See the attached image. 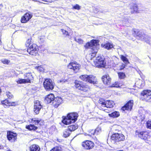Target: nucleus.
Returning <instances> with one entry per match:
<instances>
[{
    "label": "nucleus",
    "instance_id": "nucleus-1",
    "mask_svg": "<svg viewBox=\"0 0 151 151\" xmlns=\"http://www.w3.org/2000/svg\"><path fill=\"white\" fill-rule=\"evenodd\" d=\"M99 40H93L90 41L89 42L87 43L85 46L86 48H90L92 50L93 54L91 56L93 57L95 55V53H96L97 50L99 49V44H98Z\"/></svg>",
    "mask_w": 151,
    "mask_h": 151
},
{
    "label": "nucleus",
    "instance_id": "nucleus-2",
    "mask_svg": "<svg viewBox=\"0 0 151 151\" xmlns=\"http://www.w3.org/2000/svg\"><path fill=\"white\" fill-rule=\"evenodd\" d=\"M78 116V114L76 113L68 114L66 117L62 121V122L65 125H68L71 123L75 122L77 119Z\"/></svg>",
    "mask_w": 151,
    "mask_h": 151
},
{
    "label": "nucleus",
    "instance_id": "nucleus-3",
    "mask_svg": "<svg viewBox=\"0 0 151 151\" xmlns=\"http://www.w3.org/2000/svg\"><path fill=\"white\" fill-rule=\"evenodd\" d=\"M93 57L94 65L96 67H104V66L105 62L104 61V58L101 56H98L95 59ZM91 59L92 58H91Z\"/></svg>",
    "mask_w": 151,
    "mask_h": 151
},
{
    "label": "nucleus",
    "instance_id": "nucleus-4",
    "mask_svg": "<svg viewBox=\"0 0 151 151\" xmlns=\"http://www.w3.org/2000/svg\"><path fill=\"white\" fill-rule=\"evenodd\" d=\"M135 134L141 139L144 140H148L151 137L150 134L146 131H136Z\"/></svg>",
    "mask_w": 151,
    "mask_h": 151
},
{
    "label": "nucleus",
    "instance_id": "nucleus-5",
    "mask_svg": "<svg viewBox=\"0 0 151 151\" xmlns=\"http://www.w3.org/2000/svg\"><path fill=\"white\" fill-rule=\"evenodd\" d=\"M43 84L44 88L47 91L52 90L55 86L54 83L49 78L45 79Z\"/></svg>",
    "mask_w": 151,
    "mask_h": 151
},
{
    "label": "nucleus",
    "instance_id": "nucleus-6",
    "mask_svg": "<svg viewBox=\"0 0 151 151\" xmlns=\"http://www.w3.org/2000/svg\"><path fill=\"white\" fill-rule=\"evenodd\" d=\"M39 50L37 45L32 44L28 48L27 51L29 54L32 55H36L38 53Z\"/></svg>",
    "mask_w": 151,
    "mask_h": 151
},
{
    "label": "nucleus",
    "instance_id": "nucleus-7",
    "mask_svg": "<svg viewBox=\"0 0 151 151\" xmlns=\"http://www.w3.org/2000/svg\"><path fill=\"white\" fill-rule=\"evenodd\" d=\"M67 67L68 68L72 69L76 73L79 70L81 65L76 62H73L70 63L68 65Z\"/></svg>",
    "mask_w": 151,
    "mask_h": 151
},
{
    "label": "nucleus",
    "instance_id": "nucleus-8",
    "mask_svg": "<svg viewBox=\"0 0 151 151\" xmlns=\"http://www.w3.org/2000/svg\"><path fill=\"white\" fill-rule=\"evenodd\" d=\"M124 139V136L122 134L115 133L113 134L111 137V140H116V141H123Z\"/></svg>",
    "mask_w": 151,
    "mask_h": 151
},
{
    "label": "nucleus",
    "instance_id": "nucleus-9",
    "mask_svg": "<svg viewBox=\"0 0 151 151\" xmlns=\"http://www.w3.org/2000/svg\"><path fill=\"white\" fill-rule=\"evenodd\" d=\"M82 146L85 149L88 150L92 148L94 146L93 142L90 140H86L82 143Z\"/></svg>",
    "mask_w": 151,
    "mask_h": 151
},
{
    "label": "nucleus",
    "instance_id": "nucleus-10",
    "mask_svg": "<svg viewBox=\"0 0 151 151\" xmlns=\"http://www.w3.org/2000/svg\"><path fill=\"white\" fill-rule=\"evenodd\" d=\"M141 94L143 96L142 99L147 102V99L151 97V91L149 90H145L142 92Z\"/></svg>",
    "mask_w": 151,
    "mask_h": 151
},
{
    "label": "nucleus",
    "instance_id": "nucleus-11",
    "mask_svg": "<svg viewBox=\"0 0 151 151\" xmlns=\"http://www.w3.org/2000/svg\"><path fill=\"white\" fill-rule=\"evenodd\" d=\"M7 137L9 140L11 142H15L17 139V134L16 133L11 132H8Z\"/></svg>",
    "mask_w": 151,
    "mask_h": 151
},
{
    "label": "nucleus",
    "instance_id": "nucleus-12",
    "mask_svg": "<svg viewBox=\"0 0 151 151\" xmlns=\"http://www.w3.org/2000/svg\"><path fill=\"white\" fill-rule=\"evenodd\" d=\"M32 14L29 12L26 13L22 17L21 22L22 23H25L28 22L32 17Z\"/></svg>",
    "mask_w": 151,
    "mask_h": 151
},
{
    "label": "nucleus",
    "instance_id": "nucleus-13",
    "mask_svg": "<svg viewBox=\"0 0 151 151\" xmlns=\"http://www.w3.org/2000/svg\"><path fill=\"white\" fill-rule=\"evenodd\" d=\"M55 99L54 95L52 94H50L46 97L45 101V103L49 104L52 102L55 101Z\"/></svg>",
    "mask_w": 151,
    "mask_h": 151
},
{
    "label": "nucleus",
    "instance_id": "nucleus-14",
    "mask_svg": "<svg viewBox=\"0 0 151 151\" xmlns=\"http://www.w3.org/2000/svg\"><path fill=\"white\" fill-rule=\"evenodd\" d=\"M104 83L106 84L109 85L111 82V79L108 75L104 76L102 78Z\"/></svg>",
    "mask_w": 151,
    "mask_h": 151
},
{
    "label": "nucleus",
    "instance_id": "nucleus-15",
    "mask_svg": "<svg viewBox=\"0 0 151 151\" xmlns=\"http://www.w3.org/2000/svg\"><path fill=\"white\" fill-rule=\"evenodd\" d=\"M88 82L93 84H95L97 82V79L95 76L93 75H89Z\"/></svg>",
    "mask_w": 151,
    "mask_h": 151
},
{
    "label": "nucleus",
    "instance_id": "nucleus-16",
    "mask_svg": "<svg viewBox=\"0 0 151 151\" xmlns=\"http://www.w3.org/2000/svg\"><path fill=\"white\" fill-rule=\"evenodd\" d=\"M30 151H40V148L37 145L34 144L31 145L29 148Z\"/></svg>",
    "mask_w": 151,
    "mask_h": 151
},
{
    "label": "nucleus",
    "instance_id": "nucleus-17",
    "mask_svg": "<svg viewBox=\"0 0 151 151\" xmlns=\"http://www.w3.org/2000/svg\"><path fill=\"white\" fill-rule=\"evenodd\" d=\"M113 107L112 104H101L100 109L105 111L107 110V108H112Z\"/></svg>",
    "mask_w": 151,
    "mask_h": 151
},
{
    "label": "nucleus",
    "instance_id": "nucleus-18",
    "mask_svg": "<svg viewBox=\"0 0 151 151\" xmlns=\"http://www.w3.org/2000/svg\"><path fill=\"white\" fill-rule=\"evenodd\" d=\"M42 106L41 104H35L34 106V111L36 114L39 113Z\"/></svg>",
    "mask_w": 151,
    "mask_h": 151
},
{
    "label": "nucleus",
    "instance_id": "nucleus-19",
    "mask_svg": "<svg viewBox=\"0 0 151 151\" xmlns=\"http://www.w3.org/2000/svg\"><path fill=\"white\" fill-rule=\"evenodd\" d=\"M25 79L26 80H28V83L30 82V80H32L33 78L32 75L30 73H28L26 74L25 75Z\"/></svg>",
    "mask_w": 151,
    "mask_h": 151
},
{
    "label": "nucleus",
    "instance_id": "nucleus-20",
    "mask_svg": "<svg viewBox=\"0 0 151 151\" xmlns=\"http://www.w3.org/2000/svg\"><path fill=\"white\" fill-rule=\"evenodd\" d=\"M132 107V104H125V105L121 108V110L124 111L126 110H131Z\"/></svg>",
    "mask_w": 151,
    "mask_h": 151
},
{
    "label": "nucleus",
    "instance_id": "nucleus-21",
    "mask_svg": "<svg viewBox=\"0 0 151 151\" xmlns=\"http://www.w3.org/2000/svg\"><path fill=\"white\" fill-rule=\"evenodd\" d=\"M101 46L108 50L110 49L113 47L112 44L109 43L104 44H101Z\"/></svg>",
    "mask_w": 151,
    "mask_h": 151
},
{
    "label": "nucleus",
    "instance_id": "nucleus-22",
    "mask_svg": "<svg viewBox=\"0 0 151 151\" xmlns=\"http://www.w3.org/2000/svg\"><path fill=\"white\" fill-rule=\"evenodd\" d=\"M26 129H29V130H35L37 129V127L35 126L34 125L30 124L29 125L26 126Z\"/></svg>",
    "mask_w": 151,
    "mask_h": 151
},
{
    "label": "nucleus",
    "instance_id": "nucleus-23",
    "mask_svg": "<svg viewBox=\"0 0 151 151\" xmlns=\"http://www.w3.org/2000/svg\"><path fill=\"white\" fill-rule=\"evenodd\" d=\"M81 87L80 90L84 91H88L89 89V86L86 84L81 85Z\"/></svg>",
    "mask_w": 151,
    "mask_h": 151
},
{
    "label": "nucleus",
    "instance_id": "nucleus-24",
    "mask_svg": "<svg viewBox=\"0 0 151 151\" xmlns=\"http://www.w3.org/2000/svg\"><path fill=\"white\" fill-rule=\"evenodd\" d=\"M109 116L113 118L117 117L120 115L119 112L118 111H114L111 114H109Z\"/></svg>",
    "mask_w": 151,
    "mask_h": 151
},
{
    "label": "nucleus",
    "instance_id": "nucleus-25",
    "mask_svg": "<svg viewBox=\"0 0 151 151\" xmlns=\"http://www.w3.org/2000/svg\"><path fill=\"white\" fill-rule=\"evenodd\" d=\"M78 128V126L76 125H73L69 126L68 127V129L71 132L74 131Z\"/></svg>",
    "mask_w": 151,
    "mask_h": 151
},
{
    "label": "nucleus",
    "instance_id": "nucleus-26",
    "mask_svg": "<svg viewBox=\"0 0 151 151\" xmlns=\"http://www.w3.org/2000/svg\"><path fill=\"white\" fill-rule=\"evenodd\" d=\"M88 76H89L86 75H82L80 76L79 78L81 80L83 81L88 82Z\"/></svg>",
    "mask_w": 151,
    "mask_h": 151
},
{
    "label": "nucleus",
    "instance_id": "nucleus-27",
    "mask_svg": "<svg viewBox=\"0 0 151 151\" xmlns=\"http://www.w3.org/2000/svg\"><path fill=\"white\" fill-rule=\"evenodd\" d=\"M71 132L68 129L65 130L63 133V136L65 137H67L69 136Z\"/></svg>",
    "mask_w": 151,
    "mask_h": 151
},
{
    "label": "nucleus",
    "instance_id": "nucleus-28",
    "mask_svg": "<svg viewBox=\"0 0 151 151\" xmlns=\"http://www.w3.org/2000/svg\"><path fill=\"white\" fill-rule=\"evenodd\" d=\"M122 86V83H120L119 82H116L112 86V87H115L117 88L120 87Z\"/></svg>",
    "mask_w": 151,
    "mask_h": 151
},
{
    "label": "nucleus",
    "instance_id": "nucleus-29",
    "mask_svg": "<svg viewBox=\"0 0 151 151\" xmlns=\"http://www.w3.org/2000/svg\"><path fill=\"white\" fill-rule=\"evenodd\" d=\"M28 80H26L25 79H20L18 80L17 82L19 84H22V83H28Z\"/></svg>",
    "mask_w": 151,
    "mask_h": 151
},
{
    "label": "nucleus",
    "instance_id": "nucleus-30",
    "mask_svg": "<svg viewBox=\"0 0 151 151\" xmlns=\"http://www.w3.org/2000/svg\"><path fill=\"white\" fill-rule=\"evenodd\" d=\"M41 120H36L35 118L32 119H31L30 122L34 123L35 125H38L41 121Z\"/></svg>",
    "mask_w": 151,
    "mask_h": 151
},
{
    "label": "nucleus",
    "instance_id": "nucleus-31",
    "mask_svg": "<svg viewBox=\"0 0 151 151\" xmlns=\"http://www.w3.org/2000/svg\"><path fill=\"white\" fill-rule=\"evenodd\" d=\"M63 101L62 99L60 97H57L55 98V101H57V102L56 103V104H61L63 103Z\"/></svg>",
    "mask_w": 151,
    "mask_h": 151
},
{
    "label": "nucleus",
    "instance_id": "nucleus-32",
    "mask_svg": "<svg viewBox=\"0 0 151 151\" xmlns=\"http://www.w3.org/2000/svg\"><path fill=\"white\" fill-rule=\"evenodd\" d=\"M121 59L123 61V62L126 64L129 63V62L127 58L124 56L121 55Z\"/></svg>",
    "mask_w": 151,
    "mask_h": 151
},
{
    "label": "nucleus",
    "instance_id": "nucleus-33",
    "mask_svg": "<svg viewBox=\"0 0 151 151\" xmlns=\"http://www.w3.org/2000/svg\"><path fill=\"white\" fill-rule=\"evenodd\" d=\"M134 34L136 36H141L140 31L137 29H134ZM134 34V33H133Z\"/></svg>",
    "mask_w": 151,
    "mask_h": 151
},
{
    "label": "nucleus",
    "instance_id": "nucleus-34",
    "mask_svg": "<svg viewBox=\"0 0 151 151\" xmlns=\"http://www.w3.org/2000/svg\"><path fill=\"white\" fill-rule=\"evenodd\" d=\"M75 40L79 44H82L83 43V40L81 38H78L77 37H75Z\"/></svg>",
    "mask_w": 151,
    "mask_h": 151
},
{
    "label": "nucleus",
    "instance_id": "nucleus-35",
    "mask_svg": "<svg viewBox=\"0 0 151 151\" xmlns=\"http://www.w3.org/2000/svg\"><path fill=\"white\" fill-rule=\"evenodd\" d=\"M96 135H98L100 134L101 132V128L100 127H98L94 130Z\"/></svg>",
    "mask_w": 151,
    "mask_h": 151
},
{
    "label": "nucleus",
    "instance_id": "nucleus-36",
    "mask_svg": "<svg viewBox=\"0 0 151 151\" xmlns=\"http://www.w3.org/2000/svg\"><path fill=\"white\" fill-rule=\"evenodd\" d=\"M1 61L4 64H8L10 63V61L6 59H3L1 60Z\"/></svg>",
    "mask_w": 151,
    "mask_h": 151
},
{
    "label": "nucleus",
    "instance_id": "nucleus-37",
    "mask_svg": "<svg viewBox=\"0 0 151 151\" xmlns=\"http://www.w3.org/2000/svg\"><path fill=\"white\" fill-rule=\"evenodd\" d=\"M133 12H132V13H134V12L138 13V6L136 4H134L133 6Z\"/></svg>",
    "mask_w": 151,
    "mask_h": 151
},
{
    "label": "nucleus",
    "instance_id": "nucleus-38",
    "mask_svg": "<svg viewBox=\"0 0 151 151\" xmlns=\"http://www.w3.org/2000/svg\"><path fill=\"white\" fill-rule=\"evenodd\" d=\"M119 77V78L122 79L124 78L125 77V74L122 72H120L118 73Z\"/></svg>",
    "mask_w": 151,
    "mask_h": 151
},
{
    "label": "nucleus",
    "instance_id": "nucleus-39",
    "mask_svg": "<svg viewBox=\"0 0 151 151\" xmlns=\"http://www.w3.org/2000/svg\"><path fill=\"white\" fill-rule=\"evenodd\" d=\"M32 42L31 39H29L27 41L26 45L27 47L28 46L29 47L32 44Z\"/></svg>",
    "mask_w": 151,
    "mask_h": 151
},
{
    "label": "nucleus",
    "instance_id": "nucleus-40",
    "mask_svg": "<svg viewBox=\"0 0 151 151\" xmlns=\"http://www.w3.org/2000/svg\"><path fill=\"white\" fill-rule=\"evenodd\" d=\"M147 127L148 128L151 129V120H149L147 122Z\"/></svg>",
    "mask_w": 151,
    "mask_h": 151
},
{
    "label": "nucleus",
    "instance_id": "nucleus-41",
    "mask_svg": "<svg viewBox=\"0 0 151 151\" xmlns=\"http://www.w3.org/2000/svg\"><path fill=\"white\" fill-rule=\"evenodd\" d=\"M145 40L146 42L149 44H150V42L151 41V38L147 36L145 39Z\"/></svg>",
    "mask_w": 151,
    "mask_h": 151
},
{
    "label": "nucleus",
    "instance_id": "nucleus-42",
    "mask_svg": "<svg viewBox=\"0 0 151 151\" xmlns=\"http://www.w3.org/2000/svg\"><path fill=\"white\" fill-rule=\"evenodd\" d=\"M35 68L36 69L40 71H43L44 70L43 68L42 67L41 65L35 67Z\"/></svg>",
    "mask_w": 151,
    "mask_h": 151
},
{
    "label": "nucleus",
    "instance_id": "nucleus-43",
    "mask_svg": "<svg viewBox=\"0 0 151 151\" xmlns=\"http://www.w3.org/2000/svg\"><path fill=\"white\" fill-rule=\"evenodd\" d=\"M99 104H106L107 102L105 101V100L103 99H100L99 101Z\"/></svg>",
    "mask_w": 151,
    "mask_h": 151
},
{
    "label": "nucleus",
    "instance_id": "nucleus-44",
    "mask_svg": "<svg viewBox=\"0 0 151 151\" xmlns=\"http://www.w3.org/2000/svg\"><path fill=\"white\" fill-rule=\"evenodd\" d=\"M6 95L8 98L9 99H11L13 97V95L9 92H6Z\"/></svg>",
    "mask_w": 151,
    "mask_h": 151
},
{
    "label": "nucleus",
    "instance_id": "nucleus-45",
    "mask_svg": "<svg viewBox=\"0 0 151 151\" xmlns=\"http://www.w3.org/2000/svg\"><path fill=\"white\" fill-rule=\"evenodd\" d=\"M50 151H61V150L59 147H56L53 148Z\"/></svg>",
    "mask_w": 151,
    "mask_h": 151
},
{
    "label": "nucleus",
    "instance_id": "nucleus-46",
    "mask_svg": "<svg viewBox=\"0 0 151 151\" xmlns=\"http://www.w3.org/2000/svg\"><path fill=\"white\" fill-rule=\"evenodd\" d=\"M88 135L91 136L95 134L94 130H89Z\"/></svg>",
    "mask_w": 151,
    "mask_h": 151
},
{
    "label": "nucleus",
    "instance_id": "nucleus-47",
    "mask_svg": "<svg viewBox=\"0 0 151 151\" xmlns=\"http://www.w3.org/2000/svg\"><path fill=\"white\" fill-rule=\"evenodd\" d=\"M81 85H80L77 83L76 82L75 83V86L76 87L80 90V88L81 87Z\"/></svg>",
    "mask_w": 151,
    "mask_h": 151
},
{
    "label": "nucleus",
    "instance_id": "nucleus-48",
    "mask_svg": "<svg viewBox=\"0 0 151 151\" xmlns=\"http://www.w3.org/2000/svg\"><path fill=\"white\" fill-rule=\"evenodd\" d=\"M67 82H68V80L66 79H62L61 80H60L58 81V83H64Z\"/></svg>",
    "mask_w": 151,
    "mask_h": 151
},
{
    "label": "nucleus",
    "instance_id": "nucleus-49",
    "mask_svg": "<svg viewBox=\"0 0 151 151\" xmlns=\"http://www.w3.org/2000/svg\"><path fill=\"white\" fill-rule=\"evenodd\" d=\"M73 8L74 9L79 10L80 9V6L78 4H76V5L73 6Z\"/></svg>",
    "mask_w": 151,
    "mask_h": 151
},
{
    "label": "nucleus",
    "instance_id": "nucleus-50",
    "mask_svg": "<svg viewBox=\"0 0 151 151\" xmlns=\"http://www.w3.org/2000/svg\"><path fill=\"white\" fill-rule=\"evenodd\" d=\"M61 30L63 34L65 35H68V32L66 30H65L63 29H61Z\"/></svg>",
    "mask_w": 151,
    "mask_h": 151
},
{
    "label": "nucleus",
    "instance_id": "nucleus-51",
    "mask_svg": "<svg viewBox=\"0 0 151 151\" xmlns=\"http://www.w3.org/2000/svg\"><path fill=\"white\" fill-rule=\"evenodd\" d=\"M2 104H6V103H7V104H9V103H11L7 99H6L4 101H1Z\"/></svg>",
    "mask_w": 151,
    "mask_h": 151
},
{
    "label": "nucleus",
    "instance_id": "nucleus-52",
    "mask_svg": "<svg viewBox=\"0 0 151 151\" xmlns=\"http://www.w3.org/2000/svg\"><path fill=\"white\" fill-rule=\"evenodd\" d=\"M125 66L126 65L125 64H122V65L120 66V69L121 70L123 69L125 67Z\"/></svg>",
    "mask_w": 151,
    "mask_h": 151
},
{
    "label": "nucleus",
    "instance_id": "nucleus-53",
    "mask_svg": "<svg viewBox=\"0 0 151 151\" xmlns=\"http://www.w3.org/2000/svg\"><path fill=\"white\" fill-rule=\"evenodd\" d=\"M134 101L132 100H129L126 104H133Z\"/></svg>",
    "mask_w": 151,
    "mask_h": 151
},
{
    "label": "nucleus",
    "instance_id": "nucleus-54",
    "mask_svg": "<svg viewBox=\"0 0 151 151\" xmlns=\"http://www.w3.org/2000/svg\"><path fill=\"white\" fill-rule=\"evenodd\" d=\"M3 105H4L3 106L4 107H5V108H6L8 107V106H13L12 105H12H9V106H8L7 104H3Z\"/></svg>",
    "mask_w": 151,
    "mask_h": 151
},
{
    "label": "nucleus",
    "instance_id": "nucleus-55",
    "mask_svg": "<svg viewBox=\"0 0 151 151\" xmlns=\"http://www.w3.org/2000/svg\"><path fill=\"white\" fill-rule=\"evenodd\" d=\"M35 104H40V102L38 100H36L35 101Z\"/></svg>",
    "mask_w": 151,
    "mask_h": 151
},
{
    "label": "nucleus",
    "instance_id": "nucleus-56",
    "mask_svg": "<svg viewBox=\"0 0 151 151\" xmlns=\"http://www.w3.org/2000/svg\"><path fill=\"white\" fill-rule=\"evenodd\" d=\"M147 100V102H151V97L148 98Z\"/></svg>",
    "mask_w": 151,
    "mask_h": 151
},
{
    "label": "nucleus",
    "instance_id": "nucleus-57",
    "mask_svg": "<svg viewBox=\"0 0 151 151\" xmlns=\"http://www.w3.org/2000/svg\"><path fill=\"white\" fill-rule=\"evenodd\" d=\"M4 149V147L0 145V150H3Z\"/></svg>",
    "mask_w": 151,
    "mask_h": 151
},
{
    "label": "nucleus",
    "instance_id": "nucleus-58",
    "mask_svg": "<svg viewBox=\"0 0 151 151\" xmlns=\"http://www.w3.org/2000/svg\"><path fill=\"white\" fill-rule=\"evenodd\" d=\"M113 58L115 59V60H118V59L116 58V57L115 56H114L113 57Z\"/></svg>",
    "mask_w": 151,
    "mask_h": 151
},
{
    "label": "nucleus",
    "instance_id": "nucleus-59",
    "mask_svg": "<svg viewBox=\"0 0 151 151\" xmlns=\"http://www.w3.org/2000/svg\"><path fill=\"white\" fill-rule=\"evenodd\" d=\"M54 106L55 107H57L58 106V104H55Z\"/></svg>",
    "mask_w": 151,
    "mask_h": 151
},
{
    "label": "nucleus",
    "instance_id": "nucleus-60",
    "mask_svg": "<svg viewBox=\"0 0 151 151\" xmlns=\"http://www.w3.org/2000/svg\"><path fill=\"white\" fill-rule=\"evenodd\" d=\"M128 20H126L124 22H125V24H127V22L128 21Z\"/></svg>",
    "mask_w": 151,
    "mask_h": 151
},
{
    "label": "nucleus",
    "instance_id": "nucleus-61",
    "mask_svg": "<svg viewBox=\"0 0 151 151\" xmlns=\"http://www.w3.org/2000/svg\"><path fill=\"white\" fill-rule=\"evenodd\" d=\"M3 7V5L1 4H0V8H2Z\"/></svg>",
    "mask_w": 151,
    "mask_h": 151
},
{
    "label": "nucleus",
    "instance_id": "nucleus-62",
    "mask_svg": "<svg viewBox=\"0 0 151 151\" xmlns=\"http://www.w3.org/2000/svg\"><path fill=\"white\" fill-rule=\"evenodd\" d=\"M11 103V104H13V103H17V102H12V103Z\"/></svg>",
    "mask_w": 151,
    "mask_h": 151
},
{
    "label": "nucleus",
    "instance_id": "nucleus-63",
    "mask_svg": "<svg viewBox=\"0 0 151 151\" xmlns=\"http://www.w3.org/2000/svg\"><path fill=\"white\" fill-rule=\"evenodd\" d=\"M107 101L108 102V104H109V103H110V104H111V103H110V101Z\"/></svg>",
    "mask_w": 151,
    "mask_h": 151
},
{
    "label": "nucleus",
    "instance_id": "nucleus-64",
    "mask_svg": "<svg viewBox=\"0 0 151 151\" xmlns=\"http://www.w3.org/2000/svg\"><path fill=\"white\" fill-rule=\"evenodd\" d=\"M1 89H0V94L1 93Z\"/></svg>",
    "mask_w": 151,
    "mask_h": 151
}]
</instances>
